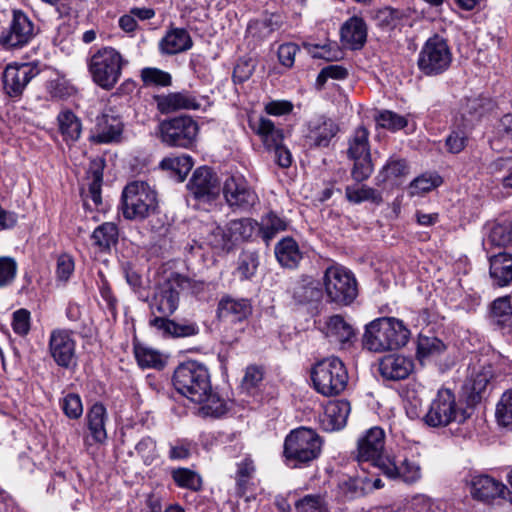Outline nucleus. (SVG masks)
<instances>
[{"label": "nucleus", "mask_w": 512, "mask_h": 512, "mask_svg": "<svg viewBox=\"0 0 512 512\" xmlns=\"http://www.w3.org/2000/svg\"><path fill=\"white\" fill-rule=\"evenodd\" d=\"M485 390L486 386L441 388L423 417L424 423L432 428L464 424L471 417L469 410L482 401Z\"/></svg>", "instance_id": "nucleus-1"}, {"label": "nucleus", "mask_w": 512, "mask_h": 512, "mask_svg": "<svg viewBox=\"0 0 512 512\" xmlns=\"http://www.w3.org/2000/svg\"><path fill=\"white\" fill-rule=\"evenodd\" d=\"M409 337L410 330L403 321L393 317H383L366 325L362 345L370 352L384 353L404 347Z\"/></svg>", "instance_id": "nucleus-2"}, {"label": "nucleus", "mask_w": 512, "mask_h": 512, "mask_svg": "<svg viewBox=\"0 0 512 512\" xmlns=\"http://www.w3.org/2000/svg\"><path fill=\"white\" fill-rule=\"evenodd\" d=\"M322 446V438L313 429L299 427L285 437L284 461L291 468L308 467L319 458Z\"/></svg>", "instance_id": "nucleus-3"}, {"label": "nucleus", "mask_w": 512, "mask_h": 512, "mask_svg": "<svg viewBox=\"0 0 512 512\" xmlns=\"http://www.w3.org/2000/svg\"><path fill=\"white\" fill-rule=\"evenodd\" d=\"M121 208L125 219L144 220L157 209V193L144 181H132L123 189Z\"/></svg>", "instance_id": "nucleus-4"}, {"label": "nucleus", "mask_w": 512, "mask_h": 512, "mask_svg": "<svg viewBox=\"0 0 512 512\" xmlns=\"http://www.w3.org/2000/svg\"><path fill=\"white\" fill-rule=\"evenodd\" d=\"M322 280L328 302L339 306H348L358 295V286L354 274L343 266L332 265L328 267Z\"/></svg>", "instance_id": "nucleus-5"}, {"label": "nucleus", "mask_w": 512, "mask_h": 512, "mask_svg": "<svg viewBox=\"0 0 512 512\" xmlns=\"http://www.w3.org/2000/svg\"><path fill=\"white\" fill-rule=\"evenodd\" d=\"M124 64L125 61L116 49L104 47L92 55L89 71L98 86L110 90L119 81Z\"/></svg>", "instance_id": "nucleus-6"}, {"label": "nucleus", "mask_w": 512, "mask_h": 512, "mask_svg": "<svg viewBox=\"0 0 512 512\" xmlns=\"http://www.w3.org/2000/svg\"><path fill=\"white\" fill-rule=\"evenodd\" d=\"M191 285L190 278L178 273H171L167 279L155 287L150 302L151 312L165 316L174 314L179 306L180 291L190 288Z\"/></svg>", "instance_id": "nucleus-7"}, {"label": "nucleus", "mask_w": 512, "mask_h": 512, "mask_svg": "<svg viewBox=\"0 0 512 512\" xmlns=\"http://www.w3.org/2000/svg\"><path fill=\"white\" fill-rule=\"evenodd\" d=\"M175 393L197 404V414L203 418H220L229 410L227 401L214 386H175Z\"/></svg>", "instance_id": "nucleus-8"}, {"label": "nucleus", "mask_w": 512, "mask_h": 512, "mask_svg": "<svg viewBox=\"0 0 512 512\" xmlns=\"http://www.w3.org/2000/svg\"><path fill=\"white\" fill-rule=\"evenodd\" d=\"M452 62V53L447 41L439 36L430 37L418 55V68L427 76L445 72Z\"/></svg>", "instance_id": "nucleus-9"}, {"label": "nucleus", "mask_w": 512, "mask_h": 512, "mask_svg": "<svg viewBox=\"0 0 512 512\" xmlns=\"http://www.w3.org/2000/svg\"><path fill=\"white\" fill-rule=\"evenodd\" d=\"M198 131L197 122L187 115L166 119L159 124L160 139L170 147L191 148Z\"/></svg>", "instance_id": "nucleus-10"}, {"label": "nucleus", "mask_w": 512, "mask_h": 512, "mask_svg": "<svg viewBox=\"0 0 512 512\" xmlns=\"http://www.w3.org/2000/svg\"><path fill=\"white\" fill-rule=\"evenodd\" d=\"M249 126L260 137L266 150L274 152L275 162L282 168H288L292 163V156L283 145V130L265 117H260L255 121L250 120Z\"/></svg>", "instance_id": "nucleus-11"}, {"label": "nucleus", "mask_w": 512, "mask_h": 512, "mask_svg": "<svg viewBox=\"0 0 512 512\" xmlns=\"http://www.w3.org/2000/svg\"><path fill=\"white\" fill-rule=\"evenodd\" d=\"M36 35V27L27 14L14 10L9 26L0 34V44L6 49L26 46Z\"/></svg>", "instance_id": "nucleus-12"}, {"label": "nucleus", "mask_w": 512, "mask_h": 512, "mask_svg": "<svg viewBox=\"0 0 512 512\" xmlns=\"http://www.w3.org/2000/svg\"><path fill=\"white\" fill-rule=\"evenodd\" d=\"M187 188L195 199L201 202L214 201L222 189L217 173L207 166L198 167L193 172Z\"/></svg>", "instance_id": "nucleus-13"}, {"label": "nucleus", "mask_w": 512, "mask_h": 512, "mask_svg": "<svg viewBox=\"0 0 512 512\" xmlns=\"http://www.w3.org/2000/svg\"><path fill=\"white\" fill-rule=\"evenodd\" d=\"M385 445V432L382 428L375 426L366 431L359 438L356 452V459L359 463H369L380 469V462L386 459L382 452Z\"/></svg>", "instance_id": "nucleus-14"}, {"label": "nucleus", "mask_w": 512, "mask_h": 512, "mask_svg": "<svg viewBox=\"0 0 512 512\" xmlns=\"http://www.w3.org/2000/svg\"><path fill=\"white\" fill-rule=\"evenodd\" d=\"M227 204L244 211L252 208L258 201L255 191L242 176L228 177L221 189Z\"/></svg>", "instance_id": "nucleus-15"}, {"label": "nucleus", "mask_w": 512, "mask_h": 512, "mask_svg": "<svg viewBox=\"0 0 512 512\" xmlns=\"http://www.w3.org/2000/svg\"><path fill=\"white\" fill-rule=\"evenodd\" d=\"M324 333L329 343L338 350H349L357 340L356 329L341 315H333L326 320Z\"/></svg>", "instance_id": "nucleus-16"}, {"label": "nucleus", "mask_w": 512, "mask_h": 512, "mask_svg": "<svg viewBox=\"0 0 512 512\" xmlns=\"http://www.w3.org/2000/svg\"><path fill=\"white\" fill-rule=\"evenodd\" d=\"M312 384H348L349 376L343 362L329 358L317 362L311 369Z\"/></svg>", "instance_id": "nucleus-17"}, {"label": "nucleus", "mask_w": 512, "mask_h": 512, "mask_svg": "<svg viewBox=\"0 0 512 512\" xmlns=\"http://www.w3.org/2000/svg\"><path fill=\"white\" fill-rule=\"evenodd\" d=\"M380 470L388 478L407 484L416 483L422 476L420 465L408 458L397 461L395 457L387 456L386 459L381 460Z\"/></svg>", "instance_id": "nucleus-18"}, {"label": "nucleus", "mask_w": 512, "mask_h": 512, "mask_svg": "<svg viewBox=\"0 0 512 512\" xmlns=\"http://www.w3.org/2000/svg\"><path fill=\"white\" fill-rule=\"evenodd\" d=\"M75 346L72 332L64 329H56L51 332L49 351L59 366L68 368L74 363Z\"/></svg>", "instance_id": "nucleus-19"}, {"label": "nucleus", "mask_w": 512, "mask_h": 512, "mask_svg": "<svg viewBox=\"0 0 512 512\" xmlns=\"http://www.w3.org/2000/svg\"><path fill=\"white\" fill-rule=\"evenodd\" d=\"M471 494L474 499L485 503H490L496 498L512 501V494L508 487L488 475L473 477Z\"/></svg>", "instance_id": "nucleus-20"}, {"label": "nucleus", "mask_w": 512, "mask_h": 512, "mask_svg": "<svg viewBox=\"0 0 512 512\" xmlns=\"http://www.w3.org/2000/svg\"><path fill=\"white\" fill-rule=\"evenodd\" d=\"M123 122L111 109L97 116L91 141L97 144L118 142L123 132Z\"/></svg>", "instance_id": "nucleus-21"}, {"label": "nucleus", "mask_w": 512, "mask_h": 512, "mask_svg": "<svg viewBox=\"0 0 512 512\" xmlns=\"http://www.w3.org/2000/svg\"><path fill=\"white\" fill-rule=\"evenodd\" d=\"M34 76V69L28 64H9L3 72V87L5 92L10 97L20 96Z\"/></svg>", "instance_id": "nucleus-22"}, {"label": "nucleus", "mask_w": 512, "mask_h": 512, "mask_svg": "<svg viewBox=\"0 0 512 512\" xmlns=\"http://www.w3.org/2000/svg\"><path fill=\"white\" fill-rule=\"evenodd\" d=\"M338 132L337 124L323 115L309 121L306 140L310 147H328Z\"/></svg>", "instance_id": "nucleus-23"}, {"label": "nucleus", "mask_w": 512, "mask_h": 512, "mask_svg": "<svg viewBox=\"0 0 512 512\" xmlns=\"http://www.w3.org/2000/svg\"><path fill=\"white\" fill-rule=\"evenodd\" d=\"M290 293L298 305L319 303L323 297L320 282L307 275L301 276L292 283Z\"/></svg>", "instance_id": "nucleus-24"}, {"label": "nucleus", "mask_w": 512, "mask_h": 512, "mask_svg": "<svg viewBox=\"0 0 512 512\" xmlns=\"http://www.w3.org/2000/svg\"><path fill=\"white\" fill-rule=\"evenodd\" d=\"M495 103L489 97L478 95L467 97L463 100L460 107V114L465 127L472 126L479 121L486 113L492 111Z\"/></svg>", "instance_id": "nucleus-25"}, {"label": "nucleus", "mask_w": 512, "mask_h": 512, "mask_svg": "<svg viewBox=\"0 0 512 512\" xmlns=\"http://www.w3.org/2000/svg\"><path fill=\"white\" fill-rule=\"evenodd\" d=\"M350 413V404L346 400L329 401L320 417L323 430L332 432L342 429Z\"/></svg>", "instance_id": "nucleus-26"}, {"label": "nucleus", "mask_w": 512, "mask_h": 512, "mask_svg": "<svg viewBox=\"0 0 512 512\" xmlns=\"http://www.w3.org/2000/svg\"><path fill=\"white\" fill-rule=\"evenodd\" d=\"M173 380V384H209L210 374L204 364L189 360L175 369Z\"/></svg>", "instance_id": "nucleus-27"}, {"label": "nucleus", "mask_w": 512, "mask_h": 512, "mask_svg": "<svg viewBox=\"0 0 512 512\" xmlns=\"http://www.w3.org/2000/svg\"><path fill=\"white\" fill-rule=\"evenodd\" d=\"M158 110L163 113H171L177 110H197L200 108V103L189 92H174L167 95L155 96Z\"/></svg>", "instance_id": "nucleus-28"}, {"label": "nucleus", "mask_w": 512, "mask_h": 512, "mask_svg": "<svg viewBox=\"0 0 512 512\" xmlns=\"http://www.w3.org/2000/svg\"><path fill=\"white\" fill-rule=\"evenodd\" d=\"M341 41L350 49H361L367 39V26L360 17L353 16L341 27Z\"/></svg>", "instance_id": "nucleus-29"}, {"label": "nucleus", "mask_w": 512, "mask_h": 512, "mask_svg": "<svg viewBox=\"0 0 512 512\" xmlns=\"http://www.w3.org/2000/svg\"><path fill=\"white\" fill-rule=\"evenodd\" d=\"M413 369L410 359L400 355H389L382 359L379 371L386 380L398 381L405 379Z\"/></svg>", "instance_id": "nucleus-30"}, {"label": "nucleus", "mask_w": 512, "mask_h": 512, "mask_svg": "<svg viewBox=\"0 0 512 512\" xmlns=\"http://www.w3.org/2000/svg\"><path fill=\"white\" fill-rule=\"evenodd\" d=\"M193 41L184 28H171L159 43L160 51L166 55H174L191 49Z\"/></svg>", "instance_id": "nucleus-31"}, {"label": "nucleus", "mask_w": 512, "mask_h": 512, "mask_svg": "<svg viewBox=\"0 0 512 512\" xmlns=\"http://www.w3.org/2000/svg\"><path fill=\"white\" fill-rule=\"evenodd\" d=\"M489 273L493 283L500 287L509 285L512 282V255L506 252L489 257Z\"/></svg>", "instance_id": "nucleus-32"}, {"label": "nucleus", "mask_w": 512, "mask_h": 512, "mask_svg": "<svg viewBox=\"0 0 512 512\" xmlns=\"http://www.w3.org/2000/svg\"><path fill=\"white\" fill-rule=\"evenodd\" d=\"M512 242V223L510 221L496 222L488 227L483 247L487 252L493 248H507Z\"/></svg>", "instance_id": "nucleus-33"}, {"label": "nucleus", "mask_w": 512, "mask_h": 512, "mask_svg": "<svg viewBox=\"0 0 512 512\" xmlns=\"http://www.w3.org/2000/svg\"><path fill=\"white\" fill-rule=\"evenodd\" d=\"M217 313L222 319L242 321L251 313V305L246 299L224 297L218 304Z\"/></svg>", "instance_id": "nucleus-34"}, {"label": "nucleus", "mask_w": 512, "mask_h": 512, "mask_svg": "<svg viewBox=\"0 0 512 512\" xmlns=\"http://www.w3.org/2000/svg\"><path fill=\"white\" fill-rule=\"evenodd\" d=\"M275 256L281 266L296 268L302 259L298 243L291 237H285L275 246Z\"/></svg>", "instance_id": "nucleus-35"}, {"label": "nucleus", "mask_w": 512, "mask_h": 512, "mask_svg": "<svg viewBox=\"0 0 512 512\" xmlns=\"http://www.w3.org/2000/svg\"><path fill=\"white\" fill-rule=\"evenodd\" d=\"M235 483L236 493L242 497L253 484L252 481L256 474V465L251 456L246 455L236 464Z\"/></svg>", "instance_id": "nucleus-36"}, {"label": "nucleus", "mask_w": 512, "mask_h": 512, "mask_svg": "<svg viewBox=\"0 0 512 512\" xmlns=\"http://www.w3.org/2000/svg\"><path fill=\"white\" fill-rule=\"evenodd\" d=\"M346 199L355 204L368 201L375 205L383 202L382 194L379 190L357 182L356 184L347 185L345 188Z\"/></svg>", "instance_id": "nucleus-37"}, {"label": "nucleus", "mask_w": 512, "mask_h": 512, "mask_svg": "<svg viewBox=\"0 0 512 512\" xmlns=\"http://www.w3.org/2000/svg\"><path fill=\"white\" fill-rule=\"evenodd\" d=\"M105 420V407L101 403H95L87 414V422L91 436L97 443H103L107 438Z\"/></svg>", "instance_id": "nucleus-38"}, {"label": "nucleus", "mask_w": 512, "mask_h": 512, "mask_svg": "<svg viewBox=\"0 0 512 512\" xmlns=\"http://www.w3.org/2000/svg\"><path fill=\"white\" fill-rule=\"evenodd\" d=\"M175 485L182 489L199 492L203 488V480L199 473L185 467L173 468L170 472Z\"/></svg>", "instance_id": "nucleus-39"}, {"label": "nucleus", "mask_w": 512, "mask_h": 512, "mask_svg": "<svg viewBox=\"0 0 512 512\" xmlns=\"http://www.w3.org/2000/svg\"><path fill=\"white\" fill-rule=\"evenodd\" d=\"M59 130L66 142H75L80 138L82 125L80 119L70 110H64L57 117Z\"/></svg>", "instance_id": "nucleus-40"}, {"label": "nucleus", "mask_w": 512, "mask_h": 512, "mask_svg": "<svg viewBox=\"0 0 512 512\" xmlns=\"http://www.w3.org/2000/svg\"><path fill=\"white\" fill-rule=\"evenodd\" d=\"M118 228L112 222H105L98 226L92 233L93 244L100 251H109L118 242Z\"/></svg>", "instance_id": "nucleus-41"}, {"label": "nucleus", "mask_w": 512, "mask_h": 512, "mask_svg": "<svg viewBox=\"0 0 512 512\" xmlns=\"http://www.w3.org/2000/svg\"><path fill=\"white\" fill-rule=\"evenodd\" d=\"M288 223L274 212L262 217L259 231L263 240L268 244L278 233L287 229Z\"/></svg>", "instance_id": "nucleus-42"}, {"label": "nucleus", "mask_w": 512, "mask_h": 512, "mask_svg": "<svg viewBox=\"0 0 512 512\" xmlns=\"http://www.w3.org/2000/svg\"><path fill=\"white\" fill-rule=\"evenodd\" d=\"M295 512H329L328 501L323 494H307L298 499Z\"/></svg>", "instance_id": "nucleus-43"}, {"label": "nucleus", "mask_w": 512, "mask_h": 512, "mask_svg": "<svg viewBox=\"0 0 512 512\" xmlns=\"http://www.w3.org/2000/svg\"><path fill=\"white\" fill-rule=\"evenodd\" d=\"M135 358L142 368L161 369L165 361L162 355L151 348L136 345L134 348Z\"/></svg>", "instance_id": "nucleus-44"}, {"label": "nucleus", "mask_w": 512, "mask_h": 512, "mask_svg": "<svg viewBox=\"0 0 512 512\" xmlns=\"http://www.w3.org/2000/svg\"><path fill=\"white\" fill-rule=\"evenodd\" d=\"M368 131L364 127L355 130L352 139L349 142L348 154L352 159L371 156L368 144Z\"/></svg>", "instance_id": "nucleus-45"}, {"label": "nucleus", "mask_w": 512, "mask_h": 512, "mask_svg": "<svg viewBox=\"0 0 512 512\" xmlns=\"http://www.w3.org/2000/svg\"><path fill=\"white\" fill-rule=\"evenodd\" d=\"M495 416L500 426L512 430V388L502 394L496 406Z\"/></svg>", "instance_id": "nucleus-46"}, {"label": "nucleus", "mask_w": 512, "mask_h": 512, "mask_svg": "<svg viewBox=\"0 0 512 512\" xmlns=\"http://www.w3.org/2000/svg\"><path fill=\"white\" fill-rule=\"evenodd\" d=\"M409 172L407 162L403 159H391L375 177L376 185H381L390 178H399Z\"/></svg>", "instance_id": "nucleus-47"}, {"label": "nucleus", "mask_w": 512, "mask_h": 512, "mask_svg": "<svg viewBox=\"0 0 512 512\" xmlns=\"http://www.w3.org/2000/svg\"><path fill=\"white\" fill-rule=\"evenodd\" d=\"M491 318L499 326H506L512 319V305L510 297H500L491 305Z\"/></svg>", "instance_id": "nucleus-48"}, {"label": "nucleus", "mask_w": 512, "mask_h": 512, "mask_svg": "<svg viewBox=\"0 0 512 512\" xmlns=\"http://www.w3.org/2000/svg\"><path fill=\"white\" fill-rule=\"evenodd\" d=\"M161 164L163 167L172 170L177 177V181L182 182L193 167V159L191 156L183 154L164 159Z\"/></svg>", "instance_id": "nucleus-49"}, {"label": "nucleus", "mask_w": 512, "mask_h": 512, "mask_svg": "<svg viewBox=\"0 0 512 512\" xmlns=\"http://www.w3.org/2000/svg\"><path fill=\"white\" fill-rule=\"evenodd\" d=\"M441 183L442 179L438 175L422 174L410 183L409 193L411 196L421 195L430 192Z\"/></svg>", "instance_id": "nucleus-50"}, {"label": "nucleus", "mask_w": 512, "mask_h": 512, "mask_svg": "<svg viewBox=\"0 0 512 512\" xmlns=\"http://www.w3.org/2000/svg\"><path fill=\"white\" fill-rule=\"evenodd\" d=\"M258 255L254 252H244L238 258L236 269L237 275L241 280L251 279L258 268Z\"/></svg>", "instance_id": "nucleus-51"}, {"label": "nucleus", "mask_w": 512, "mask_h": 512, "mask_svg": "<svg viewBox=\"0 0 512 512\" xmlns=\"http://www.w3.org/2000/svg\"><path fill=\"white\" fill-rule=\"evenodd\" d=\"M445 344L436 337H420L418 340L417 355L423 361L426 358L441 354Z\"/></svg>", "instance_id": "nucleus-52"}, {"label": "nucleus", "mask_w": 512, "mask_h": 512, "mask_svg": "<svg viewBox=\"0 0 512 512\" xmlns=\"http://www.w3.org/2000/svg\"><path fill=\"white\" fill-rule=\"evenodd\" d=\"M141 79L145 86L167 87L172 83V77L168 72L154 67H146L141 70Z\"/></svg>", "instance_id": "nucleus-53"}, {"label": "nucleus", "mask_w": 512, "mask_h": 512, "mask_svg": "<svg viewBox=\"0 0 512 512\" xmlns=\"http://www.w3.org/2000/svg\"><path fill=\"white\" fill-rule=\"evenodd\" d=\"M258 223L250 218L233 220L229 223V232L236 240H247L252 237Z\"/></svg>", "instance_id": "nucleus-54"}, {"label": "nucleus", "mask_w": 512, "mask_h": 512, "mask_svg": "<svg viewBox=\"0 0 512 512\" xmlns=\"http://www.w3.org/2000/svg\"><path fill=\"white\" fill-rule=\"evenodd\" d=\"M46 90L52 99H65L75 93V89L64 78L49 80Z\"/></svg>", "instance_id": "nucleus-55"}, {"label": "nucleus", "mask_w": 512, "mask_h": 512, "mask_svg": "<svg viewBox=\"0 0 512 512\" xmlns=\"http://www.w3.org/2000/svg\"><path fill=\"white\" fill-rule=\"evenodd\" d=\"M397 391L405 404L407 413L416 414L417 409L421 406L422 398L415 386H399Z\"/></svg>", "instance_id": "nucleus-56"}, {"label": "nucleus", "mask_w": 512, "mask_h": 512, "mask_svg": "<svg viewBox=\"0 0 512 512\" xmlns=\"http://www.w3.org/2000/svg\"><path fill=\"white\" fill-rule=\"evenodd\" d=\"M376 121L381 127L392 131L400 130L407 125L405 117L389 110L380 112L376 117Z\"/></svg>", "instance_id": "nucleus-57"}, {"label": "nucleus", "mask_w": 512, "mask_h": 512, "mask_svg": "<svg viewBox=\"0 0 512 512\" xmlns=\"http://www.w3.org/2000/svg\"><path fill=\"white\" fill-rule=\"evenodd\" d=\"M354 160L351 176L356 182L367 180L373 172L371 156L360 157Z\"/></svg>", "instance_id": "nucleus-58"}, {"label": "nucleus", "mask_w": 512, "mask_h": 512, "mask_svg": "<svg viewBox=\"0 0 512 512\" xmlns=\"http://www.w3.org/2000/svg\"><path fill=\"white\" fill-rule=\"evenodd\" d=\"M17 272V263L11 257H0V288L13 282Z\"/></svg>", "instance_id": "nucleus-59"}, {"label": "nucleus", "mask_w": 512, "mask_h": 512, "mask_svg": "<svg viewBox=\"0 0 512 512\" xmlns=\"http://www.w3.org/2000/svg\"><path fill=\"white\" fill-rule=\"evenodd\" d=\"M348 76V71L341 65H328L317 76L316 85L322 88L329 78L342 80Z\"/></svg>", "instance_id": "nucleus-60"}, {"label": "nucleus", "mask_w": 512, "mask_h": 512, "mask_svg": "<svg viewBox=\"0 0 512 512\" xmlns=\"http://www.w3.org/2000/svg\"><path fill=\"white\" fill-rule=\"evenodd\" d=\"M495 138L505 145L512 144V113L501 117L495 127Z\"/></svg>", "instance_id": "nucleus-61"}, {"label": "nucleus", "mask_w": 512, "mask_h": 512, "mask_svg": "<svg viewBox=\"0 0 512 512\" xmlns=\"http://www.w3.org/2000/svg\"><path fill=\"white\" fill-rule=\"evenodd\" d=\"M62 410L70 419H78L83 413L80 397L77 394H68L62 401Z\"/></svg>", "instance_id": "nucleus-62"}, {"label": "nucleus", "mask_w": 512, "mask_h": 512, "mask_svg": "<svg viewBox=\"0 0 512 512\" xmlns=\"http://www.w3.org/2000/svg\"><path fill=\"white\" fill-rule=\"evenodd\" d=\"M490 169L492 173L506 171V174L503 175L499 180L501 181L503 187L512 188V160L511 159H503L499 158L495 160L491 165Z\"/></svg>", "instance_id": "nucleus-63"}, {"label": "nucleus", "mask_w": 512, "mask_h": 512, "mask_svg": "<svg viewBox=\"0 0 512 512\" xmlns=\"http://www.w3.org/2000/svg\"><path fill=\"white\" fill-rule=\"evenodd\" d=\"M466 144L467 135L463 130H453L445 140L446 149L452 154L460 153Z\"/></svg>", "instance_id": "nucleus-64"}]
</instances>
